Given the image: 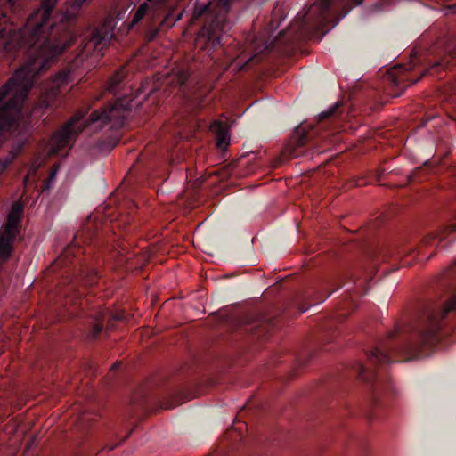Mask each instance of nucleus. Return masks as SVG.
Returning a JSON list of instances; mask_svg holds the SVG:
<instances>
[{"label":"nucleus","mask_w":456,"mask_h":456,"mask_svg":"<svg viewBox=\"0 0 456 456\" xmlns=\"http://www.w3.org/2000/svg\"><path fill=\"white\" fill-rule=\"evenodd\" d=\"M456 315V261L436 281L434 297L423 302L413 322L396 323L395 329L366 353L367 363H353L349 376L362 380L370 389V419L377 417L376 408L382 404L381 395L392 392L388 367L391 356L411 360L428 356L441 339L444 321Z\"/></svg>","instance_id":"1"},{"label":"nucleus","mask_w":456,"mask_h":456,"mask_svg":"<svg viewBox=\"0 0 456 456\" xmlns=\"http://www.w3.org/2000/svg\"><path fill=\"white\" fill-rule=\"evenodd\" d=\"M58 0H41L40 20L32 28L29 37L30 57L28 64L18 69L0 89V99L12 90L20 91L24 99L34 86V77L47 70L53 61L76 40L73 21L83 6L77 7L76 0L51 22L53 10Z\"/></svg>","instance_id":"2"},{"label":"nucleus","mask_w":456,"mask_h":456,"mask_svg":"<svg viewBox=\"0 0 456 456\" xmlns=\"http://www.w3.org/2000/svg\"><path fill=\"white\" fill-rule=\"evenodd\" d=\"M158 90V86L152 80L145 79L132 96L120 95L116 103L94 110L86 120V126H94V130H101L107 126L110 129L122 127L129 111L141 107Z\"/></svg>","instance_id":"3"},{"label":"nucleus","mask_w":456,"mask_h":456,"mask_svg":"<svg viewBox=\"0 0 456 456\" xmlns=\"http://www.w3.org/2000/svg\"><path fill=\"white\" fill-rule=\"evenodd\" d=\"M312 138V134L306 130L305 126H298L287 146V154L289 158H297L304 154L303 147L306 145Z\"/></svg>","instance_id":"4"},{"label":"nucleus","mask_w":456,"mask_h":456,"mask_svg":"<svg viewBox=\"0 0 456 456\" xmlns=\"http://www.w3.org/2000/svg\"><path fill=\"white\" fill-rule=\"evenodd\" d=\"M80 117H73L68 123L61 128L57 130L53 135V141L59 147L66 146L73 136H77L83 129L87 126L86 122L84 126H76V124L80 120Z\"/></svg>","instance_id":"5"},{"label":"nucleus","mask_w":456,"mask_h":456,"mask_svg":"<svg viewBox=\"0 0 456 456\" xmlns=\"http://www.w3.org/2000/svg\"><path fill=\"white\" fill-rule=\"evenodd\" d=\"M114 37L112 29L102 27L92 33L91 40L97 47L107 46Z\"/></svg>","instance_id":"6"},{"label":"nucleus","mask_w":456,"mask_h":456,"mask_svg":"<svg viewBox=\"0 0 456 456\" xmlns=\"http://www.w3.org/2000/svg\"><path fill=\"white\" fill-rule=\"evenodd\" d=\"M436 120H438L437 124H435L433 126V127L435 129H437L439 126V129L437 130L436 134L433 135L432 140H433V144L436 145V148H438L444 142L445 133H446L445 128L444 126H440V125L442 123L440 117L434 115V114L428 115L422 125L426 126V125H428L429 123H431L433 121H436Z\"/></svg>","instance_id":"7"},{"label":"nucleus","mask_w":456,"mask_h":456,"mask_svg":"<svg viewBox=\"0 0 456 456\" xmlns=\"http://www.w3.org/2000/svg\"><path fill=\"white\" fill-rule=\"evenodd\" d=\"M126 71L124 67L118 69L114 74L110 77L107 83V90L114 94L122 89L124 81L126 77Z\"/></svg>","instance_id":"8"},{"label":"nucleus","mask_w":456,"mask_h":456,"mask_svg":"<svg viewBox=\"0 0 456 456\" xmlns=\"http://www.w3.org/2000/svg\"><path fill=\"white\" fill-rule=\"evenodd\" d=\"M17 235L13 233H4L0 230V256H11L13 250V243Z\"/></svg>","instance_id":"9"},{"label":"nucleus","mask_w":456,"mask_h":456,"mask_svg":"<svg viewBox=\"0 0 456 456\" xmlns=\"http://www.w3.org/2000/svg\"><path fill=\"white\" fill-rule=\"evenodd\" d=\"M272 327L273 324L271 322L260 319L249 322L246 327V330L251 331L254 336L260 338L268 333Z\"/></svg>","instance_id":"10"},{"label":"nucleus","mask_w":456,"mask_h":456,"mask_svg":"<svg viewBox=\"0 0 456 456\" xmlns=\"http://www.w3.org/2000/svg\"><path fill=\"white\" fill-rule=\"evenodd\" d=\"M24 142H18L9 151V153L0 159V175L7 168V167L16 159L24 146Z\"/></svg>","instance_id":"11"},{"label":"nucleus","mask_w":456,"mask_h":456,"mask_svg":"<svg viewBox=\"0 0 456 456\" xmlns=\"http://www.w3.org/2000/svg\"><path fill=\"white\" fill-rule=\"evenodd\" d=\"M217 124L218 130L216 132V145L219 149L226 151L231 141L229 130L222 127L219 123Z\"/></svg>","instance_id":"12"},{"label":"nucleus","mask_w":456,"mask_h":456,"mask_svg":"<svg viewBox=\"0 0 456 456\" xmlns=\"http://www.w3.org/2000/svg\"><path fill=\"white\" fill-rule=\"evenodd\" d=\"M20 219L7 216L6 224L2 229L4 233H13L17 235L20 233Z\"/></svg>","instance_id":"13"},{"label":"nucleus","mask_w":456,"mask_h":456,"mask_svg":"<svg viewBox=\"0 0 456 456\" xmlns=\"http://www.w3.org/2000/svg\"><path fill=\"white\" fill-rule=\"evenodd\" d=\"M350 242L354 244V247L362 250H371L375 247L374 244L366 238L354 237L350 239Z\"/></svg>","instance_id":"14"},{"label":"nucleus","mask_w":456,"mask_h":456,"mask_svg":"<svg viewBox=\"0 0 456 456\" xmlns=\"http://www.w3.org/2000/svg\"><path fill=\"white\" fill-rule=\"evenodd\" d=\"M214 10L212 9V4L211 2H208L206 4L196 5L193 11V17L195 19H199L201 16L213 12Z\"/></svg>","instance_id":"15"},{"label":"nucleus","mask_w":456,"mask_h":456,"mask_svg":"<svg viewBox=\"0 0 456 456\" xmlns=\"http://www.w3.org/2000/svg\"><path fill=\"white\" fill-rule=\"evenodd\" d=\"M256 58H257L256 54H252L242 61H240V58H237L236 60H234L232 61V65L237 72H240V71L244 70L246 69V67L248 66V64L251 61H253L254 59H256Z\"/></svg>","instance_id":"16"},{"label":"nucleus","mask_w":456,"mask_h":456,"mask_svg":"<svg viewBox=\"0 0 456 456\" xmlns=\"http://www.w3.org/2000/svg\"><path fill=\"white\" fill-rule=\"evenodd\" d=\"M446 65H447V62L444 60H436V61L430 62L429 69L423 71L418 78L412 80L411 85L418 83L420 80V78L424 75L428 73L430 70L435 69H444V68H445Z\"/></svg>","instance_id":"17"},{"label":"nucleus","mask_w":456,"mask_h":456,"mask_svg":"<svg viewBox=\"0 0 456 456\" xmlns=\"http://www.w3.org/2000/svg\"><path fill=\"white\" fill-rule=\"evenodd\" d=\"M149 10H150V6L147 3L141 4L139 5V7L137 8V10L135 11V13L133 17L132 23L133 24L138 23L145 16V14L148 12Z\"/></svg>","instance_id":"18"},{"label":"nucleus","mask_w":456,"mask_h":456,"mask_svg":"<svg viewBox=\"0 0 456 456\" xmlns=\"http://www.w3.org/2000/svg\"><path fill=\"white\" fill-rule=\"evenodd\" d=\"M182 19V13L173 17L171 12L165 14V17L160 21V26L173 27L178 20Z\"/></svg>","instance_id":"19"},{"label":"nucleus","mask_w":456,"mask_h":456,"mask_svg":"<svg viewBox=\"0 0 456 456\" xmlns=\"http://www.w3.org/2000/svg\"><path fill=\"white\" fill-rule=\"evenodd\" d=\"M68 258H54V261L53 262V270L54 273H56L57 275H64L68 273V270H62V266L66 265V260Z\"/></svg>","instance_id":"20"},{"label":"nucleus","mask_w":456,"mask_h":456,"mask_svg":"<svg viewBox=\"0 0 456 456\" xmlns=\"http://www.w3.org/2000/svg\"><path fill=\"white\" fill-rule=\"evenodd\" d=\"M23 213V206L20 202H13L7 216L20 219Z\"/></svg>","instance_id":"21"},{"label":"nucleus","mask_w":456,"mask_h":456,"mask_svg":"<svg viewBox=\"0 0 456 456\" xmlns=\"http://www.w3.org/2000/svg\"><path fill=\"white\" fill-rule=\"evenodd\" d=\"M339 104H340L339 102H336L335 103L329 106L326 110L320 112L317 115L318 119L322 120V119H325V118L330 117L332 114H334V112L336 111V110L338 109Z\"/></svg>","instance_id":"22"},{"label":"nucleus","mask_w":456,"mask_h":456,"mask_svg":"<svg viewBox=\"0 0 456 456\" xmlns=\"http://www.w3.org/2000/svg\"><path fill=\"white\" fill-rule=\"evenodd\" d=\"M188 102L191 105V108L195 109L201 106L202 98L198 94L187 95Z\"/></svg>","instance_id":"23"},{"label":"nucleus","mask_w":456,"mask_h":456,"mask_svg":"<svg viewBox=\"0 0 456 456\" xmlns=\"http://www.w3.org/2000/svg\"><path fill=\"white\" fill-rule=\"evenodd\" d=\"M103 329V325L102 323H95L90 331V336L92 338L96 339L100 334L102 333Z\"/></svg>","instance_id":"24"},{"label":"nucleus","mask_w":456,"mask_h":456,"mask_svg":"<svg viewBox=\"0 0 456 456\" xmlns=\"http://www.w3.org/2000/svg\"><path fill=\"white\" fill-rule=\"evenodd\" d=\"M70 73L69 71H60L56 74V80L60 81L61 84H65L69 80Z\"/></svg>","instance_id":"25"},{"label":"nucleus","mask_w":456,"mask_h":456,"mask_svg":"<svg viewBox=\"0 0 456 456\" xmlns=\"http://www.w3.org/2000/svg\"><path fill=\"white\" fill-rule=\"evenodd\" d=\"M56 175V170H53L50 174L49 178L44 182V189L49 190L52 187V183L54 180Z\"/></svg>","instance_id":"26"},{"label":"nucleus","mask_w":456,"mask_h":456,"mask_svg":"<svg viewBox=\"0 0 456 456\" xmlns=\"http://www.w3.org/2000/svg\"><path fill=\"white\" fill-rule=\"evenodd\" d=\"M321 1V9L322 12H328L331 7L330 0H320Z\"/></svg>","instance_id":"27"},{"label":"nucleus","mask_w":456,"mask_h":456,"mask_svg":"<svg viewBox=\"0 0 456 456\" xmlns=\"http://www.w3.org/2000/svg\"><path fill=\"white\" fill-rule=\"evenodd\" d=\"M178 79L181 86H183L188 79V75L186 72H182L180 73Z\"/></svg>","instance_id":"28"},{"label":"nucleus","mask_w":456,"mask_h":456,"mask_svg":"<svg viewBox=\"0 0 456 456\" xmlns=\"http://www.w3.org/2000/svg\"><path fill=\"white\" fill-rule=\"evenodd\" d=\"M227 436H231V438L234 441L236 440H241L242 439V434L241 433H235V432H228Z\"/></svg>","instance_id":"29"},{"label":"nucleus","mask_w":456,"mask_h":456,"mask_svg":"<svg viewBox=\"0 0 456 456\" xmlns=\"http://www.w3.org/2000/svg\"><path fill=\"white\" fill-rule=\"evenodd\" d=\"M383 4L382 3H376L373 5V11L374 12H382L384 9L382 8Z\"/></svg>","instance_id":"30"},{"label":"nucleus","mask_w":456,"mask_h":456,"mask_svg":"<svg viewBox=\"0 0 456 456\" xmlns=\"http://www.w3.org/2000/svg\"><path fill=\"white\" fill-rule=\"evenodd\" d=\"M347 3L351 4H354L355 6H360L364 0H346Z\"/></svg>","instance_id":"31"},{"label":"nucleus","mask_w":456,"mask_h":456,"mask_svg":"<svg viewBox=\"0 0 456 456\" xmlns=\"http://www.w3.org/2000/svg\"><path fill=\"white\" fill-rule=\"evenodd\" d=\"M86 0H76L75 4L77 5V7H80L82 4L86 3Z\"/></svg>","instance_id":"32"},{"label":"nucleus","mask_w":456,"mask_h":456,"mask_svg":"<svg viewBox=\"0 0 456 456\" xmlns=\"http://www.w3.org/2000/svg\"><path fill=\"white\" fill-rule=\"evenodd\" d=\"M446 10L449 11V12L455 11L456 10V5L455 4L449 5V6H447Z\"/></svg>","instance_id":"33"},{"label":"nucleus","mask_w":456,"mask_h":456,"mask_svg":"<svg viewBox=\"0 0 456 456\" xmlns=\"http://www.w3.org/2000/svg\"><path fill=\"white\" fill-rule=\"evenodd\" d=\"M349 12H350V9H349V10H348V11H347V12H346V13H345V14H344V15H343V16H342L338 20H337V21L334 23V25H333V27H332V28L336 27V26L338 24L339 20H340L341 19L345 18V17L346 16V14H347Z\"/></svg>","instance_id":"34"},{"label":"nucleus","mask_w":456,"mask_h":456,"mask_svg":"<svg viewBox=\"0 0 456 456\" xmlns=\"http://www.w3.org/2000/svg\"><path fill=\"white\" fill-rule=\"evenodd\" d=\"M158 32H159V30H158V29L154 30V31L152 32L151 36V38H153V37H156V35L158 34Z\"/></svg>","instance_id":"35"},{"label":"nucleus","mask_w":456,"mask_h":456,"mask_svg":"<svg viewBox=\"0 0 456 456\" xmlns=\"http://www.w3.org/2000/svg\"><path fill=\"white\" fill-rule=\"evenodd\" d=\"M331 293H332V292L328 293L325 297H323L322 298V300H321V301H322H322H324L326 298H328V297L331 295Z\"/></svg>","instance_id":"36"},{"label":"nucleus","mask_w":456,"mask_h":456,"mask_svg":"<svg viewBox=\"0 0 456 456\" xmlns=\"http://www.w3.org/2000/svg\"><path fill=\"white\" fill-rule=\"evenodd\" d=\"M267 48L266 46V44L265 43L263 45H262V49L260 50V53L264 50H265Z\"/></svg>","instance_id":"37"},{"label":"nucleus","mask_w":456,"mask_h":456,"mask_svg":"<svg viewBox=\"0 0 456 456\" xmlns=\"http://www.w3.org/2000/svg\"><path fill=\"white\" fill-rule=\"evenodd\" d=\"M404 69L405 70H410V69H411V66H404Z\"/></svg>","instance_id":"38"},{"label":"nucleus","mask_w":456,"mask_h":456,"mask_svg":"<svg viewBox=\"0 0 456 456\" xmlns=\"http://www.w3.org/2000/svg\"><path fill=\"white\" fill-rule=\"evenodd\" d=\"M393 82H394L395 85H397V84H398V79H397V78H395V77H393Z\"/></svg>","instance_id":"39"},{"label":"nucleus","mask_w":456,"mask_h":456,"mask_svg":"<svg viewBox=\"0 0 456 456\" xmlns=\"http://www.w3.org/2000/svg\"><path fill=\"white\" fill-rule=\"evenodd\" d=\"M118 367V363H115L112 365V369H117Z\"/></svg>","instance_id":"40"},{"label":"nucleus","mask_w":456,"mask_h":456,"mask_svg":"<svg viewBox=\"0 0 456 456\" xmlns=\"http://www.w3.org/2000/svg\"><path fill=\"white\" fill-rule=\"evenodd\" d=\"M402 265H406V266H409V265H410V263H408V262H404V263H402Z\"/></svg>","instance_id":"41"},{"label":"nucleus","mask_w":456,"mask_h":456,"mask_svg":"<svg viewBox=\"0 0 456 456\" xmlns=\"http://www.w3.org/2000/svg\"><path fill=\"white\" fill-rule=\"evenodd\" d=\"M115 447H116V445L110 446V447H109V449H108V450H109V451H112Z\"/></svg>","instance_id":"42"},{"label":"nucleus","mask_w":456,"mask_h":456,"mask_svg":"<svg viewBox=\"0 0 456 456\" xmlns=\"http://www.w3.org/2000/svg\"><path fill=\"white\" fill-rule=\"evenodd\" d=\"M134 206H135V205H134V202H132V201H131V202H129V207H134Z\"/></svg>","instance_id":"43"},{"label":"nucleus","mask_w":456,"mask_h":456,"mask_svg":"<svg viewBox=\"0 0 456 456\" xmlns=\"http://www.w3.org/2000/svg\"><path fill=\"white\" fill-rule=\"evenodd\" d=\"M452 175L456 176V168L453 170Z\"/></svg>","instance_id":"44"},{"label":"nucleus","mask_w":456,"mask_h":456,"mask_svg":"<svg viewBox=\"0 0 456 456\" xmlns=\"http://www.w3.org/2000/svg\"><path fill=\"white\" fill-rule=\"evenodd\" d=\"M428 257L433 256V253L428 254Z\"/></svg>","instance_id":"45"},{"label":"nucleus","mask_w":456,"mask_h":456,"mask_svg":"<svg viewBox=\"0 0 456 456\" xmlns=\"http://www.w3.org/2000/svg\"><path fill=\"white\" fill-rule=\"evenodd\" d=\"M440 235L439 234H434V237L436 238V237H439Z\"/></svg>","instance_id":"46"},{"label":"nucleus","mask_w":456,"mask_h":456,"mask_svg":"<svg viewBox=\"0 0 456 456\" xmlns=\"http://www.w3.org/2000/svg\"><path fill=\"white\" fill-rule=\"evenodd\" d=\"M148 2H153L154 0H147Z\"/></svg>","instance_id":"47"}]
</instances>
